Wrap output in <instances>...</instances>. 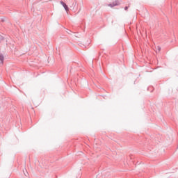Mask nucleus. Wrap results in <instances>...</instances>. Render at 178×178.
I'll return each mask as SVG.
<instances>
[{
    "instance_id": "f257e3e1",
    "label": "nucleus",
    "mask_w": 178,
    "mask_h": 178,
    "mask_svg": "<svg viewBox=\"0 0 178 178\" xmlns=\"http://www.w3.org/2000/svg\"><path fill=\"white\" fill-rule=\"evenodd\" d=\"M119 5V1H115L114 2H113L112 3H109L108 6L110 8H113L114 6H118Z\"/></svg>"
},
{
    "instance_id": "f03ea898",
    "label": "nucleus",
    "mask_w": 178,
    "mask_h": 178,
    "mask_svg": "<svg viewBox=\"0 0 178 178\" xmlns=\"http://www.w3.org/2000/svg\"><path fill=\"white\" fill-rule=\"evenodd\" d=\"M61 5L63 6L66 12L69 11V7L63 1H60Z\"/></svg>"
},
{
    "instance_id": "7ed1b4c3",
    "label": "nucleus",
    "mask_w": 178,
    "mask_h": 178,
    "mask_svg": "<svg viewBox=\"0 0 178 178\" xmlns=\"http://www.w3.org/2000/svg\"><path fill=\"white\" fill-rule=\"evenodd\" d=\"M3 59H4L3 54H0V60L1 63H3Z\"/></svg>"
},
{
    "instance_id": "20e7f679",
    "label": "nucleus",
    "mask_w": 178,
    "mask_h": 178,
    "mask_svg": "<svg viewBox=\"0 0 178 178\" xmlns=\"http://www.w3.org/2000/svg\"><path fill=\"white\" fill-rule=\"evenodd\" d=\"M156 49V52H161V47L157 46Z\"/></svg>"
},
{
    "instance_id": "39448f33",
    "label": "nucleus",
    "mask_w": 178,
    "mask_h": 178,
    "mask_svg": "<svg viewBox=\"0 0 178 178\" xmlns=\"http://www.w3.org/2000/svg\"><path fill=\"white\" fill-rule=\"evenodd\" d=\"M128 9H129V7H127V6L124 7V10H127Z\"/></svg>"
}]
</instances>
